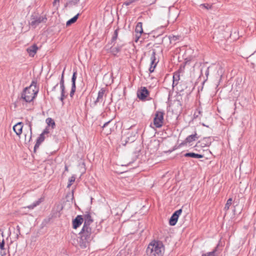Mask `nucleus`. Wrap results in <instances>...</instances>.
Listing matches in <instances>:
<instances>
[{
  "mask_svg": "<svg viewBox=\"0 0 256 256\" xmlns=\"http://www.w3.org/2000/svg\"><path fill=\"white\" fill-rule=\"evenodd\" d=\"M39 90L37 86V80H34L30 85L26 88L22 93V98L26 102H30L34 100Z\"/></svg>",
  "mask_w": 256,
  "mask_h": 256,
  "instance_id": "1",
  "label": "nucleus"
},
{
  "mask_svg": "<svg viewBox=\"0 0 256 256\" xmlns=\"http://www.w3.org/2000/svg\"><path fill=\"white\" fill-rule=\"evenodd\" d=\"M164 252L162 242L158 240H153L149 244L146 252L148 256H163Z\"/></svg>",
  "mask_w": 256,
  "mask_h": 256,
  "instance_id": "2",
  "label": "nucleus"
},
{
  "mask_svg": "<svg viewBox=\"0 0 256 256\" xmlns=\"http://www.w3.org/2000/svg\"><path fill=\"white\" fill-rule=\"evenodd\" d=\"M92 228L90 226H83L79 233V244L81 248H84L89 246L92 240Z\"/></svg>",
  "mask_w": 256,
  "mask_h": 256,
  "instance_id": "3",
  "label": "nucleus"
},
{
  "mask_svg": "<svg viewBox=\"0 0 256 256\" xmlns=\"http://www.w3.org/2000/svg\"><path fill=\"white\" fill-rule=\"evenodd\" d=\"M47 18L46 16H41L38 14H34L31 16L30 24L34 28H35L40 23L46 22Z\"/></svg>",
  "mask_w": 256,
  "mask_h": 256,
  "instance_id": "4",
  "label": "nucleus"
},
{
  "mask_svg": "<svg viewBox=\"0 0 256 256\" xmlns=\"http://www.w3.org/2000/svg\"><path fill=\"white\" fill-rule=\"evenodd\" d=\"M164 112L162 111H156L154 118V124L156 128H161L164 123Z\"/></svg>",
  "mask_w": 256,
  "mask_h": 256,
  "instance_id": "5",
  "label": "nucleus"
},
{
  "mask_svg": "<svg viewBox=\"0 0 256 256\" xmlns=\"http://www.w3.org/2000/svg\"><path fill=\"white\" fill-rule=\"evenodd\" d=\"M212 140V138L210 136L204 138L196 142L194 146L196 150H198V148L209 146L211 144Z\"/></svg>",
  "mask_w": 256,
  "mask_h": 256,
  "instance_id": "6",
  "label": "nucleus"
},
{
  "mask_svg": "<svg viewBox=\"0 0 256 256\" xmlns=\"http://www.w3.org/2000/svg\"><path fill=\"white\" fill-rule=\"evenodd\" d=\"M150 92L146 87H141L137 92V96L142 100H146Z\"/></svg>",
  "mask_w": 256,
  "mask_h": 256,
  "instance_id": "7",
  "label": "nucleus"
},
{
  "mask_svg": "<svg viewBox=\"0 0 256 256\" xmlns=\"http://www.w3.org/2000/svg\"><path fill=\"white\" fill-rule=\"evenodd\" d=\"M182 212V209H179L174 212L169 220V224L170 226H174L176 224L180 215Z\"/></svg>",
  "mask_w": 256,
  "mask_h": 256,
  "instance_id": "8",
  "label": "nucleus"
},
{
  "mask_svg": "<svg viewBox=\"0 0 256 256\" xmlns=\"http://www.w3.org/2000/svg\"><path fill=\"white\" fill-rule=\"evenodd\" d=\"M136 134H137V132H134V134L133 135H132V134H130V132L129 131L127 134L128 136H126V138L123 137L122 138V142H124V144L126 145V144L132 143V142H134L136 138Z\"/></svg>",
  "mask_w": 256,
  "mask_h": 256,
  "instance_id": "9",
  "label": "nucleus"
},
{
  "mask_svg": "<svg viewBox=\"0 0 256 256\" xmlns=\"http://www.w3.org/2000/svg\"><path fill=\"white\" fill-rule=\"evenodd\" d=\"M198 138L199 136H198L196 132H195L194 134L188 136L184 142L180 144L179 147H181L186 144L187 143L190 144L191 142L196 140Z\"/></svg>",
  "mask_w": 256,
  "mask_h": 256,
  "instance_id": "10",
  "label": "nucleus"
},
{
  "mask_svg": "<svg viewBox=\"0 0 256 256\" xmlns=\"http://www.w3.org/2000/svg\"><path fill=\"white\" fill-rule=\"evenodd\" d=\"M111 45L112 46L110 48V52L114 56H116L117 54L121 51L124 46V44H118L116 46L114 44Z\"/></svg>",
  "mask_w": 256,
  "mask_h": 256,
  "instance_id": "11",
  "label": "nucleus"
},
{
  "mask_svg": "<svg viewBox=\"0 0 256 256\" xmlns=\"http://www.w3.org/2000/svg\"><path fill=\"white\" fill-rule=\"evenodd\" d=\"M135 32L136 33L135 41L136 42H137L140 37L142 34L144 32L142 22H138L136 27Z\"/></svg>",
  "mask_w": 256,
  "mask_h": 256,
  "instance_id": "12",
  "label": "nucleus"
},
{
  "mask_svg": "<svg viewBox=\"0 0 256 256\" xmlns=\"http://www.w3.org/2000/svg\"><path fill=\"white\" fill-rule=\"evenodd\" d=\"M84 218L82 215H78L75 218L72 220V228L74 229H76L82 223Z\"/></svg>",
  "mask_w": 256,
  "mask_h": 256,
  "instance_id": "13",
  "label": "nucleus"
},
{
  "mask_svg": "<svg viewBox=\"0 0 256 256\" xmlns=\"http://www.w3.org/2000/svg\"><path fill=\"white\" fill-rule=\"evenodd\" d=\"M156 50H152V54L150 58L151 64L150 67L149 68V71L150 73L154 72V68L156 66V63L155 62V61L156 60Z\"/></svg>",
  "mask_w": 256,
  "mask_h": 256,
  "instance_id": "14",
  "label": "nucleus"
},
{
  "mask_svg": "<svg viewBox=\"0 0 256 256\" xmlns=\"http://www.w3.org/2000/svg\"><path fill=\"white\" fill-rule=\"evenodd\" d=\"M60 88L61 90V94L60 97V100L62 103H64V100L67 97L68 94H66L64 82H60Z\"/></svg>",
  "mask_w": 256,
  "mask_h": 256,
  "instance_id": "15",
  "label": "nucleus"
},
{
  "mask_svg": "<svg viewBox=\"0 0 256 256\" xmlns=\"http://www.w3.org/2000/svg\"><path fill=\"white\" fill-rule=\"evenodd\" d=\"M84 224L83 226H90V224L93 222L90 214L89 212H87L84 216Z\"/></svg>",
  "mask_w": 256,
  "mask_h": 256,
  "instance_id": "16",
  "label": "nucleus"
},
{
  "mask_svg": "<svg viewBox=\"0 0 256 256\" xmlns=\"http://www.w3.org/2000/svg\"><path fill=\"white\" fill-rule=\"evenodd\" d=\"M22 128L23 123L18 122L13 126V130L17 136H20L22 133Z\"/></svg>",
  "mask_w": 256,
  "mask_h": 256,
  "instance_id": "17",
  "label": "nucleus"
},
{
  "mask_svg": "<svg viewBox=\"0 0 256 256\" xmlns=\"http://www.w3.org/2000/svg\"><path fill=\"white\" fill-rule=\"evenodd\" d=\"M112 120H110L106 122H105L103 126H102L103 130H105V134H108L112 132V128L113 127L110 126L111 124Z\"/></svg>",
  "mask_w": 256,
  "mask_h": 256,
  "instance_id": "18",
  "label": "nucleus"
},
{
  "mask_svg": "<svg viewBox=\"0 0 256 256\" xmlns=\"http://www.w3.org/2000/svg\"><path fill=\"white\" fill-rule=\"evenodd\" d=\"M38 50V47L34 44L27 48L26 51L30 56L34 57Z\"/></svg>",
  "mask_w": 256,
  "mask_h": 256,
  "instance_id": "19",
  "label": "nucleus"
},
{
  "mask_svg": "<svg viewBox=\"0 0 256 256\" xmlns=\"http://www.w3.org/2000/svg\"><path fill=\"white\" fill-rule=\"evenodd\" d=\"M44 136L41 134L36 140V143L34 146V152H36V150L38 148L40 144L44 141Z\"/></svg>",
  "mask_w": 256,
  "mask_h": 256,
  "instance_id": "20",
  "label": "nucleus"
},
{
  "mask_svg": "<svg viewBox=\"0 0 256 256\" xmlns=\"http://www.w3.org/2000/svg\"><path fill=\"white\" fill-rule=\"evenodd\" d=\"M105 92V90L104 88H101L98 92V97L96 99V100L94 102V106H96L97 104L99 102H102L103 100V96L104 95V94Z\"/></svg>",
  "mask_w": 256,
  "mask_h": 256,
  "instance_id": "21",
  "label": "nucleus"
},
{
  "mask_svg": "<svg viewBox=\"0 0 256 256\" xmlns=\"http://www.w3.org/2000/svg\"><path fill=\"white\" fill-rule=\"evenodd\" d=\"M44 198L41 197L38 200L34 202L32 204L29 205L27 206L24 207V208H28L29 209H34L35 207L40 205V203H42V202H44Z\"/></svg>",
  "mask_w": 256,
  "mask_h": 256,
  "instance_id": "22",
  "label": "nucleus"
},
{
  "mask_svg": "<svg viewBox=\"0 0 256 256\" xmlns=\"http://www.w3.org/2000/svg\"><path fill=\"white\" fill-rule=\"evenodd\" d=\"M119 30H120L119 28H118L116 30H115L112 36V38H111L110 42H109L108 43V44H115L116 41L118 39Z\"/></svg>",
  "mask_w": 256,
  "mask_h": 256,
  "instance_id": "23",
  "label": "nucleus"
},
{
  "mask_svg": "<svg viewBox=\"0 0 256 256\" xmlns=\"http://www.w3.org/2000/svg\"><path fill=\"white\" fill-rule=\"evenodd\" d=\"M185 157H190L196 158H204V155L196 154L194 152H187L184 154Z\"/></svg>",
  "mask_w": 256,
  "mask_h": 256,
  "instance_id": "24",
  "label": "nucleus"
},
{
  "mask_svg": "<svg viewBox=\"0 0 256 256\" xmlns=\"http://www.w3.org/2000/svg\"><path fill=\"white\" fill-rule=\"evenodd\" d=\"M79 2L80 0H69L65 4L64 6L65 7L68 6L71 8L74 6H76Z\"/></svg>",
  "mask_w": 256,
  "mask_h": 256,
  "instance_id": "25",
  "label": "nucleus"
},
{
  "mask_svg": "<svg viewBox=\"0 0 256 256\" xmlns=\"http://www.w3.org/2000/svg\"><path fill=\"white\" fill-rule=\"evenodd\" d=\"M79 16H80V14H78L75 16H74L73 18H70V20H68L66 23V26H70L72 24L76 22Z\"/></svg>",
  "mask_w": 256,
  "mask_h": 256,
  "instance_id": "26",
  "label": "nucleus"
},
{
  "mask_svg": "<svg viewBox=\"0 0 256 256\" xmlns=\"http://www.w3.org/2000/svg\"><path fill=\"white\" fill-rule=\"evenodd\" d=\"M77 77V72L76 70L74 71L72 76V86H76V79Z\"/></svg>",
  "mask_w": 256,
  "mask_h": 256,
  "instance_id": "27",
  "label": "nucleus"
},
{
  "mask_svg": "<svg viewBox=\"0 0 256 256\" xmlns=\"http://www.w3.org/2000/svg\"><path fill=\"white\" fill-rule=\"evenodd\" d=\"M46 122L48 126H52V128H54L56 126V124L53 119L48 118H46Z\"/></svg>",
  "mask_w": 256,
  "mask_h": 256,
  "instance_id": "28",
  "label": "nucleus"
},
{
  "mask_svg": "<svg viewBox=\"0 0 256 256\" xmlns=\"http://www.w3.org/2000/svg\"><path fill=\"white\" fill-rule=\"evenodd\" d=\"M232 198H229L228 200L226 203L225 204V206L224 208V210L227 211L228 210V209L230 208V206H231V204H232Z\"/></svg>",
  "mask_w": 256,
  "mask_h": 256,
  "instance_id": "29",
  "label": "nucleus"
},
{
  "mask_svg": "<svg viewBox=\"0 0 256 256\" xmlns=\"http://www.w3.org/2000/svg\"><path fill=\"white\" fill-rule=\"evenodd\" d=\"M216 248L217 247H216L212 251L206 254H204L201 256H215V252L216 250Z\"/></svg>",
  "mask_w": 256,
  "mask_h": 256,
  "instance_id": "30",
  "label": "nucleus"
},
{
  "mask_svg": "<svg viewBox=\"0 0 256 256\" xmlns=\"http://www.w3.org/2000/svg\"><path fill=\"white\" fill-rule=\"evenodd\" d=\"M16 240L18 239L19 236L20 235V228L18 225H17L16 226Z\"/></svg>",
  "mask_w": 256,
  "mask_h": 256,
  "instance_id": "31",
  "label": "nucleus"
},
{
  "mask_svg": "<svg viewBox=\"0 0 256 256\" xmlns=\"http://www.w3.org/2000/svg\"><path fill=\"white\" fill-rule=\"evenodd\" d=\"M28 125V126H29V128H30V138L28 140V142H30V141L31 140H32V124L31 123V122H28V123H27Z\"/></svg>",
  "mask_w": 256,
  "mask_h": 256,
  "instance_id": "32",
  "label": "nucleus"
},
{
  "mask_svg": "<svg viewBox=\"0 0 256 256\" xmlns=\"http://www.w3.org/2000/svg\"><path fill=\"white\" fill-rule=\"evenodd\" d=\"M138 0H126V2H124L123 4V5H125L126 6H128L138 1Z\"/></svg>",
  "mask_w": 256,
  "mask_h": 256,
  "instance_id": "33",
  "label": "nucleus"
},
{
  "mask_svg": "<svg viewBox=\"0 0 256 256\" xmlns=\"http://www.w3.org/2000/svg\"><path fill=\"white\" fill-rule=\"evenodd\" d=\"M76 86L74 87V86H72L71 90H70V96L71 98H73L74 94L76 92Z\"/></svg>",
  "mask_w": 256,
  "mask_h": 256,
  "instance_id": "34",
  "label": "nucleus"
},
{
  "mask_svg": "<svg viewBox=\"0 0 256 256\" xmlns=\"http://www.w3.org/2000/svg\"><path fill=\"white\" fill-rule=\"evenodd\" d=\"M4 244L5 242L4 238L2 239V240H0V249L1 250H4Z\"/></svg>",
  "mask_w": 256,
  "mask_h": 256,
  "instance_id": "35",
  "label": "nucleus"
},
{
  "mask_svg": "<svg viewBox=\"0 0 256 256\" xmlns=\"http://www.w3.org/2000/svg\"><path fill=\"white\" fill-rule=\"evenodd\" d=\"M180 80V75L178 74L174 73L173 76V80L178 82Z\"/></svg>",
  "mask_w": 256,
  "mask_h": 256,
  "instance_id": "36",
  "label": "nucleus"
},
{
  "mask_svg": "<svg viewBox=\"0 0 256 256\" xmlns=\"http://www.w3.org/2000/svg\"><path fill=\"white\" fill-rule=\"evenodd\" d=\"M76 178L74 176H72L69 180L70 184H68V186H70L72 185V183L75 181Z\"/></svg>",
  "mask_w": 256,
  "mask_h": 256,
  "instance_id": "37",
  "label": "nucleus"
},
{
  "mask_svg": "<svg viewBox=\"0 0 256 256\" xmlns=\"http://www.w3.org/2000/svg\"><path fill=\"white\" fill-rule=\"evenodd\" d=\"M209 68H209V67L206 68L205 70H204V74H205V76H206V79L204 80V82H205L206 80H207V79H208V74H209Z\"/></svg>",
  "mask_w": 256,
  "mask_h": 256,
  "instance_id": "38",
  "label": "nucleus"
},
{
  "mask_svg": "<svg viewBox=\"0 0 256 256\" xmlns=\"http://www.w3.org/2000/svg\"><path fill=\"white\" fill-rule=\"evenodd\" d=\"M170 40H176L178 39V36H174L170 38Z\"/></svg>",
  "mask_w": 256,
  "mask_h": 256,
  "instance_id": "39",
  "label": "nucleus"
},
{
  "mask_svg": "<svg viewBox=\"0 0 256 256\" xmlns=\"http://www.w3.org/2000/svg\"><path fill=\"white\" fill-rule=\"evenodd\" d=\"M64 70H65V68H64L62 72V76H61V78H60V82H64Z\"/></svg>",
  "mask_w": 256,
  "mask_h": 256,
  "instance_id": "40",
  "label": "nucleus"
},
{
  "mask_svg": "<svg viewBox=\"0 0 256 256\" xmlns=\"http://www.w3.org/2000/svg\"><path fill=\"white\" fill-rule=\"evenodd\" d=\"M49 133V130L47 128H46L43 132H42V134H43V135L44 136L46 134H48Z\"/></svg>",
  "mask_w": 256,
  "mask_h": 256,
  "instance_id": "41",
  "label": "nucleus"
},
{
  "mask_svg": "<svg viewBox=\"0 0 256 256\" xmlns=\"http://www.w3.org/2000/svg\"><path fill=\"white\" fill-rule=\"evenodd\" d=\"M178 84V82L175 81L174 80H173L172 84V86L174 88V86H176Z\"/></svg>",
  "mask_w": 256,
  "mask_h": 256,
  "instance_id": "42",
  "label": "nucleus"
},
{
  "mask_svg": "<svg viewBox=\"0 0 256 256\" xmlns=\"http://www.w3.org/2000/svg\"><path fill=\"white\" fill-rule=\"evenodd\" d=\"M58 83H56V84L54 86L53 88H52V92L55 91L56 88L58 86Z\"/></svg>",
  "mask_w": 256,
  "mask_h": 256,
  "instance_id": "43",
  "label": "nucleus"
},
{
  "mask_svg": "<svg viewBox=\"0 0 256 256\" xmlns=\"http://www.w3.org/2000/svg\"><path fill=\"white\" fill-rule=\"evenodd\" d=\"M59 2L60 0H54V1L53 2V5L55 6L56 5V4L59 3Z\"/></svg>",
  "mask_w": 256,
  "mask_h": 256,
  "instance_id": "44",
  "label": "nucleus"
},
{
  "mask_svg": "<svg viewBox=\"0 0 256 256\" xmlns=\"http://www.w3.org/2000/svg\"><path fill=\"white\" fill-rule=\"evenodd\" d=\"M0 254L2 256H5L6 255V252H5L1 251Z\"/></svg>",
  "mask_w": 256,
  "mask_h": 256,
  "instance_id": "45",
  "label": "nucleus"
},
{
  "mask_svg": "<svg viewBox=\"0 0 256 256\" xmlns=\"http://www.w3.org/2000/svg\"><path fill=\"white\" fill-rule=\"evenodd\" d=\"M68 166L66 165L65 167H64V172H68Z\"/></svg>",
  "mask_w": 256,
  "mask_h": 256,
  "instance_id": "46",
  "label": "nucleus"
},
{
  "mask_svg": "<svg viewBox=\"0 0 256 256\" xmlns=\"http://www.w3.org/2000/svg\"><path fill=\"white\" fill-rule=\"evenodd\" d=\"M202 5H203V6H204L206 8H207V6H206V4H202Z\"/></svg>",
  "mask_w": 256,
  "mask_h": 256,
  "instance_id": "47",
  "label": "nucleus"
},
{
  "mask_svg": "<svg viewBox=\"0 0 256 256\" xmlns=\"http://www.w3.org/2000/svg\"><path fill=\"white\" fill-rule=\"evenodd\" d=\"M202 72H203V70L202 69V70H201V74H202Z\"/></svg>",
  "mask_w": 256,
  "mask_h": 256,
  "instance_id": "48",
  "label": "nucleus"
},
{
  "mask_svg": "<svg viewBox=\"0 0 256 256\" xmlns=\"http://www.w3.org/2000/svg\"><path fill=\"white\" fill-rule=\"evenodd\" d=\"M26 134L25 135V141L26 142Z\"/></svg>",
  "mask_w": 256,
  "mask_h": 256,
  "instance_id": "49",
  "label": "nucleus"
},
{
  "mask_svg": "<svg viewBox=\"0 0 256 256\" xmlns=\"http://www.w3.org/2000/svg\"><path fill=\"white\" fill-rule=\"evenodd\" d=\"M188 61H186L185 64H188Z\"/></svg>",
  "mask_w": 256,
  "mask_h": 256,
  "instance_id": "50",
  "label": "nucleus"
}]
</instances>
